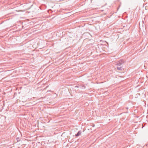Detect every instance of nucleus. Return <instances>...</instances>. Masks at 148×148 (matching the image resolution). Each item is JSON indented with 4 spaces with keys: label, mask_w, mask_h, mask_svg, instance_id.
I'll list each match as a JSON object with an SVG mask.
<instances>
[{
    "label": "nucleus",
    "mask_w": 148,
    "mask_h": 148,
    "mask_svg": "<svg viewBox=\"0 0 148 148\" xmlns=\"http://www.w3.org/2000/svg\"><path fill=\"white\" fill-rule=\"evenodd\" d=\"M124 62V61L122 60H121L116 62V64L117 66H121Z\"/></svg>",
    "instance_id": "nucleus-1"
},
{
    "label": "nucleus",
    "mask_w": 148,
    "mask_h": 148,
    "mask_svg": "<svg viewBox=\"0 0 148 148\" xmlns=\"http://www.w3.org/2000/svg\"><path fill=\"white\" fill-rule=\"evenodd\" d=\"M82 133V131H79L78 132V133L75 134V136H79Z\"/></svg>",
    "instance_id": "nucleus-2"
},
{
    "label": "nucleus",
    "mask_w": 148,
    "mask_h": 148,
    "mask_svg": "<svg viewBox=\"0 0 148 148\" xmlns=\"http://www.w3.org/2000/svg\"><path fill=\"white\" fill-rule=\"evenodd\" d=\"M117 69L118 70L122 71V67L121 66H120V67H117Z\"/></svg>",
    "instance_id": "nucleus-3"
}]
</instances>
